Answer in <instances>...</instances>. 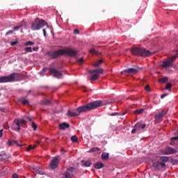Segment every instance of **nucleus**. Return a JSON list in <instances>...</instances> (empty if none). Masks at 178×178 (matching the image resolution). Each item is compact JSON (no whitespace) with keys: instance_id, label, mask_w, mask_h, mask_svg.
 Returning a JSON list of instances; mask_svg holds the SVG:
<instances>
[{"instance_id":"obj_1","label":"nucleus","mask_w":178,"mask_h":178,"mask_svg":"<svg viewBox=\"0 0 178 178\" xmlns=\"http://www.w3.org/2000/svg\"><path fill=\"white\" fill-rule=\"evenodd\" d=\"M101 105H102V101H95L77 107L76 109V113L73 112L72 110H68L66 115L69 118H76V116H80L81 113L89 112V111H92V109H97V108H99Z\"/></svg>"},{"instance_id":"obj_2","label":"nucleus","mask_w":178,"mask_h":178,"mask_svg":"<svg viewBox=\"0 0 178 178\" xmlns=\"http://www.w3.org/2000/svg\"><path fill=\"white\" fill-rule=\"evenodd\" d=\"M130 51L135 56L148 57L154 55V53L149 51V50L142 47H132Z\"/></svg>"},{"instance_id":"obj_3","label":"nucleus","mask_w":178,"mask_h":178,"mask_svg":"<svg viewBox=\"0 0 178 178\" xmlns=\"http://www.w3.org/2000/svg\"><path fill=\"white\" fill-rule=\"evenodd\" d=\"M45 25H47V22L44 19H40V18L38 17L31 23V29L32 31H37L41 30Z\"/></svg>"},{"instance_id":"obj_4","label":"nucleus","mask_w":178,"mask_h":178,"mask_svg":"<svg viewBox=\"0 0 178 178\" xmlns=\"http://www.w3.org/2000/svg\"><path fill=\"white\" fill-rule=\"evenodd\" d=\"M15 76H17L16 73H12L8 76H0V83H12L15 81L16 78Z\"/></svg>"},{"instance_id":"obj_5","label":"nucleus","mask_w":178,"mask_h":178,"mask_svg":"<svg viewBox=\"0 0 178 178\" xmlns=\"http://www.w3.org/2000/svg\"><path fill=\"white\" fill-rule=\"evenodd\" d=\"M64 54L63 49H59L57 51H51L47 52L48 56L53 58V59H56V58H59V56H62Z\"/></svg>"},{"instance_id":"obj_6","label":"nucleus","mask_w":178,"mask_h":178,"mask_svg":"<svg viewBox=\"0 0 178 178\" xmlns=\"http://www.w3.org/2000/svg\"><path fill=\"white\" fill-rule=\"evenodd\" d=\"M59 161H60V156H56L51 159L49 166L52 170L56 169V168L59 166Z\"/></svg>"},{"instance_id":"obj_7","label":"nucleus","mask_w":178,"mask_h":178,"mask_svg":"<svg viewBox=\"0 0 178 178\" xmlns=\"http://www.w3.org/2000/svg\"><path fill=\"white\" fill-rule=\"evenodd\" d=\"M49 73L51 74L53 77H56V79H61V77L63 76V74L62 72L58 71L55 68H49Z\"/></svg>"},{"instance_id":"obj_8","label":"nucleus","mask_w":178,"mask_h":178,"mask_svg":"<svg viewBox=\"0 0 178 178\" xmlns=\"http://www.w3.org/2000/svg\"><path fill=\"white\" fill-rule=\"evenodd\" d=\"M63 52L71 57L76 56V55H77V51L72 48L63 49Z\"/></svg>"},{"instance_id":"obj_9","label":"nucleus","mask_w":178,"mask_h":178,"mask_svg":"<svg viewBox=\"0 0 178 178\" xmlns=\"http://www.w3.org/2000/svg\"><path fill=\"white\" fill-rule=\"evenodd\" d=\"M166 113H168V111H165L164 110H163L162 112L159 113V114H156L155 120L157 121L161 120V119H162V118H163V116H165Z\"/></svg>"},{"instance_id":"obj_10","label":"nucleus","mask_w":178,"mask_h":178,"mask_svg":"<svg viewBox=\"0 0 178 178\" xmlns=\"http://www.w3.org/2000/svg\"><path fill=\"white\" fill-rule=\"evenodd\" d=\"M177 152V150H176L175 149H174L173 147H168L165 149V154L166 155H170L172 154H176Z\"/></svg>"},{"instance_id":"obj_11","label":"nucleus","mask_w":178,"mask_h":178,"mask_svg":"<svg viewBox=\"0 0 178 178\" xmlns=\"http://www.w3.org/2000/svg\"><path fill=\"white\" fill-rule=\"evenodd\" d=\"M172 65H173V63H172V61H170V59L168 58L163 61L162 67H170V66H172Z\"/></svg>"},{"instance_id":"obj_12","label":"nucleus","mask_w":178,"mask_h":178,"mask_svg":"<svg viewBox=\"0 0 178 178\" xmlns=\"http://www.w3.org/2000/svg\"><path fill=\"white\" fill-rule=\"evenodd\" d=\"M70 125L68 123L63 122L58 125L59 130H66V129H69Z\"/></svg>"},{"instance_id":"obj_13","label":"nucleus","mask_w":178,"mask_h":178,"mask_svg":"<svg viewBox=\"0 0 178 178\" xmlns=\"http://www.w3.org/2000/svg\"><path fill=\"white\" fill-rule=\"evenodd\" d=\"M13 123H14V124H15V126H17V127H15L14 129V130H15V131H20V130H21V128H20V120L15 119V120H14Z\"/></svg>"},{"instance_id":"obj_14","label":"nucleus","mask_w":178,"mask_h":178,"mask_svg":"<svg viewBox=\"0 0 178 178\" xmlns=\"http://www.w3.org/2000/svg\"><path fill=\"white\" fill-rule=\"evenodd\" d=\"M89 73L90 74H94V73H97L98 74H102L104 73V70L102 68L93 70H89Z\"/></svg>"},{"instance_id":"obj_15","label":"nucleus","mask_w":178,"mask_h":178,"mask_svg":"<svg viewBox=\"0 0 178 178\" xmlns=\"http://www.w3.org/2000/svg\"><path fill=\"white\" fill-rule=\"evenodd\" d=\"M34 172H35V173H37V175H44L45 173L44 172V170L42 169L40 167H35L33 168Z\"/></svg>"},{"instance_id":"obj_16","label":"nucleus","mask_w":178,"mask_h":178,"mask_svg":"<svg viewBox=\"0 0 178 178\" xmlns=\"http://www.w3.org/2000/svg\"><path fill=\"white\" fill-rule=\"evenodd\" d=\"M138 72V69L137 68H129L127 70H124V73H137Z\"/></svg>"},{"instance_id":"obj_17","label":"nucleus","mask_w":178,"mask_h":178,"mask_svg":"<svg viewBox=\"0 0 178 178\" xmlns=\"http://www.w3.org/2000/svg\"><path fill=\"white\" fill-rule=\"evenodd\" d=\"M140 124L136 123L134 127V129L131 131L132 134H136L137 131H140Z\"/></svg>"},{"instance_id":"obj_18","label":"nucleus","mask_w":178,"mask_h":178,"mask_svg":"<svg viewBox=\"0 0 178 178\" xmlns=\"http://www.w3.org/2000/svg\"><path fill=\"white\" fill-rule=\"evenodd\" d=\"M154 168H156V169H159V168H162V161H156L154 163L153 165Z\"/></svg>"},{"instance_id":"obj_19","label":"nucleus","mask_w":178,"mask_h":178,"mask_svg":"<svg viewBox=\"0 0 178 178\" xmlns=\"http://www.w3.org/2000/svg\"><path fill=\"white\" fill-rule=\"evenodd\" d=\"M104 166L105 165H104V163L101 162H97L95 164V169H102V168H104Z\"/></svg>"},{"instance_id":"obj_20","label":"nucleus","mask_w":178,"mask_h":178,"mask_svg":"<svg viewBox=\"0 0 178 178\" xmlns=\"http://www.w3.org/2000/svg\"><path fill=\"white\" fill-rule=\"evenodd\" d=\"M51 104H52V102L46 99L40 102V105H51Z\"/></svg>"},{"instance_id":"obj_21","label":"nucleus","mask_w":178,"mask_h":178,"mask_svg":"<svg viewBox=\"0 0 178 178\" xmlns=\"http://www.w3.org/2000/svg\"><path fill=\"white\" fill-rule=\"evenodd\" d=\"M168 161H169V159L166 156L161 158L160 161H161L162 168H165V163H166V162H168Z\"/></svg>"},{"instance_id":"obj_22","label":"nucleus","mask_w":178,"mask_h":178,"mask_svg":"<svg viewBox=\"0 0 178 178\" xmlns=\"http://www.w3.org/2000/svg\"><path fill=\"white\" fill-rule=\"evenodd\" d=\"M109 159V154L106 152H103L102 154V159L103 161H107Z\"/></svg>"},{"instance_id":"obj_23","label":"nucleus","mask_w":178,"mask_h":178,"mask_svg":"<svg viewBox=\"0 0 178 178\" xmlns=\"http://www.w3.org/2000/svg\"><path fill=\"white\" fill-rule=\"evenodd\" d=\"M144 111H145L144 108L137 109L134 112V115H142V113H144Z\"/></svg>"},{"instance_id":"obj_24","label":"nucleus","mask_w":178,"mask_h":178,"mask_svg":"<svg viewBox=\"0 0 178 178\" xmlns=\"http://www.w3.org/2000/svg\"><path fill=\"white\" fill-rule=\"evenodd\" d=\"M98 79H99V75L95 74H93V75L90 78V81H95L96 80H98Z\"/></svg>"},{"instance_id":"obj_25","label":"nucleus","mask_w":178,"mask_h":178,"mask_svg":"<svg viewBox=\"0 0 178 178\" xmlns=\"http://www.w3.org/2000/svg\"><path fill=\"white\" fill-rule=\"evenodd\" d=\"M67 172H68V173H70V175L72 176H73V173H74V172H76V168H73V167H70L67 170Z\"/></svg>"},{"instance_id":"obj_26","label":"nucleus","mask_w":178,"mask_h":178,"mask_svg":"<svg viewBox=\"0 0 178 178\" xmlns=\"http://www.w3.org/2000/svg\"><path fill=\"white\" fill-rule=\"evenodd\" d=\"M73 175L69 172L66 171L65 174L63 175V178H72Z\"/></svg>"},{"instance_id":"obj_27","label":"nucleus","mask_w":178,"mask_h":178,"mask_svg":"<svg viewBox=\"0 0 178 178\" xmlns=\"http://www.w3.org/2000/svg\"><path fill=\"white\" fill-rule=\"evenodd\" d=\"M90 54H92V55H100L101 53L99 51L95 50V49H91L90 50Z\"/></svg>"},{"instance_id":"obj_28","label":"nucleus","mask_w":178,"mask_h":178,"mask_svg":"<svg viewBox=\"0 0 178 178\" xmlns=\"http://www.w3.org/2000/svg\"><path fill=\"white\" fill-rule=\"evenodd\" d=\"M168 59L170 60L171 63H173V62H175V60L177 59V53L172 57H168Z\"/></svg>"},{"instance_id":"obj_29","label":"nucleus","mask_w":178,"mask_h":178,"mask_svg":"<svg viewBox=\"0 0 178 178\" xmlns=\"http://www.w3.org/2000/svg\"><path fill=\"white\" fill-rule=\"evenodd\" d=\"M99 151H100L99 147H92L91 148L88 152H98Z\"/></svg>"},{"instance_id":"obj_30","label":"nucleus","mask_w":178,"mask_h":178,"mask_svg":"<svg viewBox=\"0 0 178 178\" xmlns=\"http://www.w3.org/2000/svg\"><path fill=\"white\" fill-rule=\"evenodd\" d=\"M82 163L83 165H84V166H86L87 168H88L89 166H91V161H82Z\"/></svg>"},{"instance_id":"obj_31","label":"nucleus","mask_w":178,"mask_h":178,"mask_svg":"<svg viewBox=\"0 0 178 178\" xmlns=\"http://www.w3.org/2000/svg\"><path fill=\"white\" fill-rule=\"evenodd\" d=\"M20 101H21V102L22 103L23 105H29V100H27L24 98L21 99Z\"/></svg>"},{"instance_id":"obj_32","label":"nucleus","mask_w":178,"mask_h":178,"mask_svg":"<svg viewBox=\"0 0 178 178\" xmlns=\"http://www.w3.org/2000/svg\"><path fill=\"white\" fill-rule=\"evenodd\" d=\"M79 140V138H77V136H72L71 137V141H72V143H77Z\"/></svg>"},{"instance_id":"obj_33","label":"nucleus","mask_w":178,"mask_h":178,"mask_svg":"<svg viewBox=\"0 0 178 178\" xmlns=\"http://www.w3.org/2000/svg\"><path fill=\"white\" fill-rule=\"evenodd\" d=\"M159 83H168V77H163L161 79H159Z\"/></svg>"},{"instance_id":"obj_34","label":"nucleus","mask_w":178,"mask_h":178,"mask_svg":"<svg viewBox=\"0 0 178 178\" xmlns=\"http://www.w3.org/2000/svg\"><path fill=\"white\" fill-rule=\"evenodd\" d=\"M103 60L102 59L99 60L96 63H95L93 65V66H95V67H98V66H99V65H101V63H102Z\"/></svg>"},{"instance_id":"obj_35","label":"nucleus","mask_w":178,"mask_h":178,"mask_svg":"<svg viewBox=\"0 0 178 178\" xmlns=\"http://www.w3.org/2000/svg\"><path fill=\"white\" fill-rule=\"evenodd\" d=\"M138 124H140V125H139L140 129H145L146 124H143L142 122H138Z\"/></svg>"},{"instance_id":"obj_36","label":"nucleus","mask_w":178,"mask_h":178,"mask_svg":"<svg viewBox=\"0 0 178 178\" xmlns=\"http://www.w3.org/2000/svg\"><path fill=\"white\" fill-rule=\"evenodd\" d=\"M171 88H172V83H168L166 84V86H165V90H169L170 91Z\"/></svg>"},{"instance_id":"obj_37","label":"nucleus","mask_w":178,"mask_h":178,"mask_svg":"<svg viewBox=\"0 0 178 178\" xmlns=\"http://www.w3.org/2000/svg\"><path fill=\"white\" fill-rule=\"evenodd\" d=\"M25 52H33V48L28 47L24 49Z\"/></svg>"},{"instance_id":"obj_38","label":"nucleus","mask_w":178,"mask_h":178,"mask_svg":"<svg viewBox=\"0 0 178 178\" xmlns=\"http://www.w3.org/2000/svg\"><path fill=\"white\" fill-rule=\"evenodd\" d=\"M13 144H15L16 145H17V147H23L24 145L19 144V143H17V140H13Z\"/></svg>"},{"instance_id":"obj_39","label":"nucleus","mask_w":178,"mask_h":178,"mask_svg":"<svg viewBox=\"0 0 178 178\" xmlns=\"http://www.w3.org/2000/svg\"><path fill=\"white\" fill-rule=\"evenodd\" d=\"M24 45L27 47V45H34V42L32 41H29L24 43Z\"/></svg>"},{"instance_id":"obj_40","label":"nucleus","mask_w":178,"mask_h":178,"mask_svg":"<svg viewBox=\"0 0 178 178\" xmlns=\"http://www.w3.org/2000/svg\"><path fill=\"white\" fill-rule=\"evenodd\" d=\"M145 90L147 91V92H149L151 91V88H149V85H147L145 87Z\"/></svg>"},{"instance_id":"obj_41","label":"nucleus","mask_w":178,"mask_h":178,"mask_svg":"<svg viewBox=\"0 0 178 178\" xmlns=\"http://www.w3.org/2000/svg\"><path fill=\"white\" fill-rule=\"evenodd\" d=\"M19 124H22V126H24V125L27 124V122H26V120H20Z\"/></svg>"},{"instance_id":"obj_42","label":"nucleus","mask_w":178,"mask_h":178,"mask_svg":"<svg viewBox=\"0 0 178 178\" xmlns=\"http://www.w3.org/2000/svg\"><path fill=\"white\" fill-rule=\"evenodd\" d=\"M31 127H33L34 131H35V130H37V124H35V123L34 122H32Z\"/></svg>"},{"instance_id":"obj_43","label":"nucleus","mask_w":178,"mask_h":178,"mask_svg":"<svg viewBox=\"0 0 178 178\" xmlns=\"http://www.w3.org/2000/svg\"><path fill=\"white\" fill-rule=\"evenodd\" d=\"M8 145H9V147H11V145H13V140L9 139L8 141L7 142Z\"/></svg>"},{"instance_id":"obj_44","label":"nucleus","mask_w":178,"mask_h":178,"mask_svg":"<svg viewBox=\"0 0 178 178\" xmlns=\"http://www.w3.org/2000/svg\"><path fill=\"white\" fill-rule=\"evenodd\" d=\"M31 149H34V147H33L32 145H29L28 147L26 148V151H30Z\"/></svg>"},{"instance_id":"obj_45","label":"nucleus","mask_w":178,"mask_h":178,"mask_svg":"<svg viewBox=\"0 0 178 178\" xmlns=\"http://www.w3.org/2000/svg\"><path fill=\"white\" fill-rule=\"evenodd\" d=\"M21 27H23V25H22V24H21V25H19V26H15V27H14L15 31H16V30H19V29H20Z\"/></svg>"},{"instance_id":"obj_46","label":"nucleus","mask_w":178,"mask_h":178,"mask_svg":"<svg viewBox=\"0 0 178 178\" xmlns=\"http://www.w3.org/2000/svg\"><path fill=\"white\" fill-rule=\"evenodd\" d=\"M74 34L75 35L80 34V31H79V29H74Z\"/></svg>"},{"instance_id":"obj_47","label":"nucleus","mask_w":178,"mask_h":178,"mask_svg":"<svg viewBox=\"0 0 178 178\" xmlns=\"http://www.w3.org/2000/svg\"><path fill=\"white\" fill-rule=\"evenodd\" d=\"M168 95H169V94H168V93L163 94L161 95V98L163 99V98H165V97H168Z\"/></svg>"},{"instance_id":"obj_48","label":"nucleus","mask_w":178,"mask_h":178,"mask_svg":"<svg viewBox=\"0 0 178 178\" xmlns=\"http://www.w3.org/2000/svg\"><path fill=\"white\" fill-rule=\"evenodd\" d=\"M9 34H13V30L8 31L6 33V35H9Z\"/></svg>"},{"instance_id":"obj_49","label":"nucleus","mask_w":178,"mask_h":178,"mask_svg":"<svg viewBox=\"0 0 178 178\" xmlns=\"http://www.w3.org/2000/svg\"><path fill=\"white\" fill-rule=\"evenodd\" d=\"M78 62L80 65L83 64V62H84V60L83 58H79L78 60Z\"/></svg>"},{"instance_id":"obj_50","label":"nucleus","mask_w":178,"mask_h":178,"mask_svg":"<svg viewBox=\"0 0 178 178\" xmlns=\"http://www.w3.org/2000/svg\"><path fill=\"white\" fill-rule=\"evenodd\" d=\"M3 136V129L0 130V137H2Z\"/></svg>"},{"instance_id":"obj_51","label":"nucleus","mask_w":178,"mask_h":178,"mask_svg":"<svg viewBox=\"0 0 178 178\" xmlns=\"http://www.w3.org/2000/svg\"><path fill=\"white\" fill-rule=\"evenodd\" d=\"M11 45H16V44H17V41H14V42H11Z\"/></svg>"},{"instance_id":"obj_52","label":"nucleus","mask_w":178,"mask_h":178,"mask_svg":"<svg viewBox=\"0 0 178 178\" xmlns=\"http://www.w3.org/2000/svg\"><path fill=\"white\" fill-rule=\"evenodd\" d=\"M43 34L44 37H47V31L45 29H43Z\"/></svg>"},{"instance_id":"obj_53","label":"nucleus","mask_w":178,"mask_h":178,"mask_svg":"<svg viewBox=\"0 0 178 178\" xmlns=\"http://www.w3.org/2000/svg\"><path fill=\"white\" fill-rule=\"evenodd\" d=\"M33 51H38V47H33Z\"/></svg>"},{"instance_id":"obj_54","label":"nucleus","mask_w":178,"mask_h":178,"mask_svg":"<svg viewBox=\"0 0 178 178\" xmlns=\"http://www.w3.org/2000/svg\"><path fill=\"white\" fill-rule=\"evenodd\" d=\"M116 115H120V113H114L111 114L112 116H115Z\"/></svg>"},{"instance_id":"obj_55","label":"nucleus","mask_w":178,"mask_h":178,"mask_svg":"<svg viewBox=\"0 0 178 178\" xmlns=\"http://www.w3.org/2000/svg\"><path fill=\"white\" fill-rule=\"evenodd\" d=\"M13 178H19V176H17L16 174H14L13 175Z\"/></svg>"},{"instance_id":"obj_56","label":"nucleus","mask_w":178,"mask_h":178,"mask_svg":"<svg viewBox=\"0 0 178 178\" xmlns=\"http://www.w3.org/2000/svg\"><path fill=\"white\" fill-rule=\"evenodd\" d=\"M171 140H178V136H176V137H173V138H172V139Z\"/></svg>"},{"instance_id":"obj_57","label":"nucleus","mask_w":178,"mask_h":178,"mask_svg":"<svg viewBox=\"0 0 178 178\" xmlns=\"http://www.w3.org/2000/svg\"><path fill=\"white\" fill-rule=\"evenodd\" d=\"M28 120H29V122H32L33 120H31V118L30 117H27Z\"/></svg>"},{"instance_id":"obj_58","label":"nucleus","mask_w":178,"mask_h":178,"mask_svg":"<svg viewBox=\"0 0 178 178\" xmlns=\"http://www.w3.org/2000/svg\"><path fill=\"white\" fill-rule=\"evenodd\" d=\"M33 148H37V145H33Z\"/></svg>"},{"instance_id":"obj_59","label":"nucleus","mask_w":178,"mask_h":178,"mask_svg":"<svg viewBox=\"0 0 178 178\" xmlns=\"http://www.w3.org/2000/svg\"><path fill=\"white\" fill-rule=\"evenodd\" d=\"M47 71V68H43V72H46Z\"/></svg>"},{"instance_id":"obj_60","label":"nucleus","mask_w":178,"mask_h":178,"mask_svg":"<svg viewBox=\"0 0 178 178\" xmlns=\"http://www.w3.org/2000/svg\"><path fill=\"white\" fill-rule=\"evenodd\" d=\"M36 144H40V141L37 140Z\"/></svg>"},{"instance_id":"obj_61","label":"nucleus","mask_w":178,"mask_h":178,"mask_svg":"<svg viewBox=\"0 0 178 178\" xmlns=\"http://www.w3.org/2000/svg\"><path fill=\"white\" fill-rule=\"evenodd\" d=\"M122 115H126V112L122 113Z\"/></svg>"},{"instance_id":"obj_62","label":"nucleus","mask_w":178,"mask_h":178,"mask_svg":"<svg viewBox=\"0 0 178 178\" xmlns=\"http://www.w3.org/2000/svg\"><path fill=\"white\" fill-rule=\"evenodd\" d=\"M86 91H87V90H83V92H86Z\"/></svg>"},{"instance_id":"obj_63","label":"nucleus","mask_w":178,"mask_h":178,"mask_svg":"<svg viewBox=\"0 0 178 178\" xmlns=\"http://www.w3.org/2000/svg\"><path fill=\"white\" fill-rule=\"evenodd\" d=\"M177 70H178V67H177Z\"/></svg>"}]
</instances>
